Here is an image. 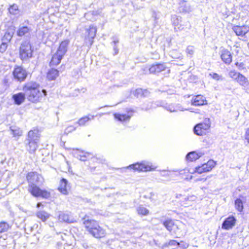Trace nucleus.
<instances>
[{
  "label": "nucleus",
  "mask_w": 249,
  "mask_h": 249,
  "mask_svg": "<svg viewBox=\"0 0 249 249\" xmlns=\"http://www.w3.org/2000/svg\"><path fill=\"white\" fill-rule=\"evenodd\" d=\"M23 90L25 92L28 100L32 103L40 102L43 96L47 95V91L45 89L41 90L39 84L36 82L26 83Z\"/></svg>",
  "instance_id": "obj_1"
},
{
  "label": "nucleus",
  "mask_w": 249,
  "mask_h": 249,
  "mask_svg": "<svg viewBox=\"0 0 249 249\" xmlns=\"http://www.w3.org/2000/svg\"><path fill=\"white\" fill-rule=\"evenodd\" d=\"M82 220L86 229L93 237L100 238L105 236V230L99 225L96 221L89 218L87 215H85Z\"/></svg>",
  "instance_id": "obj_2"
},
{
  "label": "nucleus",
  "mask_w": 249,
  "mask_h": 249,
  "mask_svg": "<svg viewBox=\"0 0 249 249\" xmlns=\"http://www.w3.org/2000/svg\"><path fill=\"white\" fill-rule=\"evenodd\" d=\"M33 52L34 47L29 40L21 42L19 48V57L22 62H27L32 58Z\"/></svg>",
  "instance_id": "obj_3"
},
{
  "label": "nucleus",
  "mask_w": 249,
  "mask_h": 249,
  "mask_svg": "<svg viewBox=\"0 0 249 249\" xmlns=\"http://www.w3.org/2000/svg\"><path fill=\"white\" fill-rule=\"evenodd\" d=\"M127 168L133 169L134 171L139 172H147L154 170L156 167L154 166L150 162L142 161L141 162H137L128 166Z\"/></svg>",
  "instance_id": "obj_4"
},
{
  "label": "nucleus",
  "mask_w": 249,
  "mask_h": 249,
  "mask_svg": "<svg viewBox=\"0 0 249 249\" xmlns=\"http://www.w3.org/2000/svg\"><path fill=\"white\" fill-rule=\"evenodd\" d=\"M14 79L20 83L24 81L27 77V70L21 66L15 65L12 71Z\"/></svg>",
  "instance_id": "obj_5"
},
{
  "label": "nucleus",
  "mask_w": 249,
  "mask_h": 249,
  "mask_svg": "<svg viewBox=\"0 0 249 249\" xmlns=\"http://www.w3.org/2000/svg\"><path fill=\"white\" fill-rule=\"evenodd\" d=\"M205 122L196 124L194 127V132L198 136L206 135L209 132L211 123L209 119H205Z\"/></svg>",
  "instance_id": "obj_6"
},
{
  "label": "nucleus",
  "mask_w": 249,
  "mask_h": 249,
  "mask_svg": "<svg viewBox=\"0 0 249 249\" xmlns=\"http://www.w3.org/2000/svg\"><path fill=\"white\" fill-rule=\"evenodd\" d=\"M27 180L29 183V185H41L43 181L41 175L36 172H31L27 174L26 176Z\"/></svg>",
  "instance_id": "obj_7"
},
{
  "label": "nucleus",
  "mask_w": 249,
  "mask_h": 249,
  "mask_svg": "<svg viewBox=\"0 0 249 249\" xmlns=\"http://www.w3.org/2000/svg\"><path fill=\"white\" fill-rule=\"evenodd\" d=\"M73 154L78 160L85 161L89 159H92L93 154L86 152L78 148H73Z\"/></svg>",
  "instance_id": "obj_8"
},
{
  "label": "nucleus",
  "mask_w": 249,
  "mask_h": 249,
  "mask_svg": "<svg viewBox=\"0 0 249 249\" xmlns=\"http://www.w3.org/2000/svg\"><path fill=\"white\" fill-rule=\"evenodd\" d=\"M215 164L216 162L214 160H210L207 163L203 164L201 166L196 167L195 172L198 174L210 172L215 166Z\"/></svg>",
  "instance_id": "obj_9"
},
{
  "label": "nucleus",
  "mask_w": 249,
  "mask_h": 249,
  "mask_svg": "<svg viewBox=\"0 0 249 249\" xmlns=\"http://www.w3.org/2000/svg\"><path fill=\"white\" fill-rule=\"evenodd\" d=\"M97 32V28L93 25L89 26V28L86 30L85 32V40L86 41H89V45L91 46L93 43V39L94 38Z\"/></svg>",
  "instance_id": "obj_10"
},
{
  "label": "nucleus",
  "mask_w": 249,
  "mask_h": 249,
  "mask_svg": "<svg viewBox=\"0 0 249 249\" xmlns=\"http://www.w3.org/2000/svg\"><path fill=\"white\" fill-rule=\"evenodd\" d=\"M236 221L237 220L234 216L230 215L224 219L222 224L221 228L225 230L231 229L235 225Z\"/></svg>",
  "instance_id": "obj_11"
},
{
  "label": "nucleus",
  "mask_w": 249,
  "mask_h": 249,
  "mask_svg": "<svg viewBox=\"0 0 249 249\" xmlns=\"http://www.w3.org/2000/svg\"><path fill=\"white\" fill-rule=\"evenodd\" d=\"M59 221L61 222L71 223L74 222L72 217L68 213L64 212H59L57 215Z\"/></svg>",
  "instance_id": "obj_12"
},
{
  "label": "nucleus",
  "mask_w": 249,
  "mask_h": 249,
  "mask_svg": "<svg viewBox=\"0 0 249 249\" xmlns=\"http://www.w3.org/2000/svg\"><path fill=\"white\" fill-rule=\"evenodd\" d=\"M232 29L237 36H243L249 31V26L234 25Z\"/></svg>",
  "instance_id": "obj_13"
},
{
  "label": "nucleus",
  "mask_w": 249,
  "mask_h": 249,
  "mask_svg": "<svg viewBox=\"0 0 249 249\" xmlns=\"http://www.w3.org/2000/svg\"><path fill=\"white\" fill-rule=\"evenodd\" d=\"M126 112L127 114H114L115 118L120 122L129 120L132 116V113L134 112V110L131 109L126 108Z\"/></svg>",
  "instance_id": "obj_14"
},
{
  "label": "nucleus",
  "mask_w": 249,
  "mask_h": 249,
  "mask_svg": "<svg viewBox=\"0 0 249 249\" xmlns=\"http://www.w3.org/2000/svg\"><path fill=\"white\" fill-rule=\"evenodd\" d=\"M166 68V66L164 63H156L152 65L149 68V71L150 73L157 74L163 71Z\"/></svg>",
  "instance_id": "obj_15"
},
{
  "label": "nucleus",
  "mask_w": 249,
  "mask_h": 249,
  "mask_svg": "<svg viewBox=\"0 0 249 249\" xmlns=\"http://www.w3.org/2000/svg\"><path fill=\"white\" fill-rule=\"evenodd\" d=\"M204 154L201 152L193 151L189 152L186 156V160L188 161L192 162L196 161Z\"/></svg>",
  "instance_id": "obj_16"
},
{
  "label": "nucleus",
  "mask_w": 249,
  "mask_h": 249,
  "mask_svg": "<svg viewBox=\"0 0 249 249\" xmlns=\"http://www.w3.org/2000/svg\"><path fill=\"white\" fill-rule=\"evenodd\" d=\"M220 57L222 61L226 64H230L232 61V55L230 51L226 49L221 51Z\"/></svg>",
  "instance_id": "obj_17"
},
{
  "label": "nucleus",
  "mask_w": 249,
  "mask_h": 249,
  "mask_svg": "<svg viewBox=\"0 0 249 249\" xmlns=\"http://www.w3.org/2000/svg\"><path fill=\"white\" fill-rule=\"evenodd\" d=\"M69 43V40H65L62 41L56 52L64 56L68 51Z\"/></svg>",
  "instance_id": "obj_18"
},
{
  "label": "nucleus",
  "mask_w": 249,
  "mask_h": 249,
  "mask_svg": "<svg viewBox=\"0 0 249 249\" xmlns=\"http://www.w3.org/2000/svg\"><path fill=\"white\" fill-rule=\"evenodd\" d=\"M207 100L205 97L201 95L196 96L192 100V105L196 106H202L207 104Z\"/></svg>",
  "instance_id": "obj_19"
},
{
  "label": "nucleus",
  "mask_w": 249,
  "mask_h": 249,
  "mask_svg": "<svg viewBox=\"0 0 249 249\" xmlns=\"http://www.w3.org/2000/svg\"><path fill=\"white\" fill-rule=\"evenodd\" d=\"M171 20L173 25L175 26L174 29L176 31L183 30L184 28L179 24L181 21V17H178L175 15H173L172 16Z\"/></svg>",
  "instance_id": "obj_20"
},
{
  "label": "nucleus",
  "mask_w": 249,
  "mask_h": 249,
  "mask_svg": "<svg viewBox=\"0 0 249 249\" xmlns=\"http://www.w3.org/2000/svg\"><path fill=\"white\" fill-rule=\"evenodd\" d=\"M25 92H19L15 94L12 96V99L14 101L15 104L20 105L24 102L25 99Z\"/></svg>",
  "instance_id": "obj_21"
},
{
  "label": "nucleus",
  "mask_w": 249,
  "mask_h": 249,
  "mask_svg": "<svg viewBox=\"0 0 249 249\" xmlns=\"http://www.w3.org/2000/svg\"><path fill=\"white\" fill-rule=\"evenodd\" d=\"M63 57V56L56 52L52 56V59L50 62V66L51 67L57 66L60 63Z\"/></svg>",
  "instance_id": "obj_22"
},
{
  "label": "nucleus",
  "mask_w": 249,
  "mask_h": 249,
  "mask_svg": "<svg viewBox=\"0 0 249 249\" xmlns=\"http://www.w3.org/2000/svg\"><path fill=\"white\" fill-rule=\"evenodd\" d=\"M31 30V28L27 26H20L17 31V34L18 36L22 37L29 35Z\"/></svg>",
  "instance_id": "obj_23"
},
{
  "label": "nucleus",
  "mask_w": 249,
  "mask_h": 249,
  "mask_svg": "<svg viewBox=\"0 0 249 249\" xmlns=\"http://www.w3.org/2000/svg\"><path fill=\"white\" fill-rule=\"evenodd\" d=\"M68 181L66 179L62 178L60 181V186L58 187V190L63 195H67L68 194Z\"/></svg>",
  "instance_id": "obj_24"
},
{
  "label": "nucleus",
  "mask_w": 249,
  "mask_h": 249,
  "mask_svg": "<svg viewBox=\"0 0 249 249\" xmlns=\"http://www.w3.org/2000/svg\"><path fill=\"white\" fill-rule=\"evenodd\" d=\"M40 134L36 128H34L28 132V140H37L40 138Z\"/></svg>",
  "instance_id": "obj_25"
},
{
  "label": "nucleus",
  "mask_w": 249,
  "mask_h": 249,
  "mask_svg": "<svg viewBox=\"0 0 249 249\" xmlns=\"http://www.w3.org/2000/svg\"><path fill=\"white\" fill-rule=\"evenodd\" d=\"M37 185H29L28 191L35 197H39V195L41 190Z\"/></svg>",
  "instance_id": "obj_26"
},
{
  "label": "nucleus",
  "mask_w": 249,
  "mask_h": 249,
  "mask_svg": "<svg viewBox=\"0 0 249 249\" xmlns=\"http://www.w3.org/2000/svg\"><path fill=\"white\" fill-rule=\"evenodd\" d=\"M59 75V71L54 69L50 70L48 73L47 77L49 80H54Z\"/></svg>",
  "instance_id": "obj_27"
},
{
  "label": "nucleus",
  "mask_w": 249,
  "mask_h": 249,
  "mask_svg": "<svg viewBox=\"0 0 249 249\" xmlns=\"http://www.w3.org/2000/svg\"><path fill=\"white\" fill-rule=\"evenodd\" d=\"M36 216L43 222L46 221L50 216V214L44 211H40L36 213Z\"/></svg>",
  "instance_id": "obj_28"
},
{
  "label": "nucleus",
  "mask_w": 249,
  "mask_h": 249,
  "mask_svg": "<svg viewBox=\"0 0 249 249\" xmlns=\"http://www.w3.org/2000/svg\"><path fill=\"white\" fill-rule=\"evenodd\" d=\"M148 94V91L146 90H143L142 89H137L134 92L133 94L137 98L141 97H145Z\"/></svg>",
  "instance_id": "obj_29"
},
{
  "label": "nucleus",
  "mask_w": 249,
  "mask_h": 249,
  "mask_svg": "<svg viewBox=\"0 0 249 249\" xmlns=\"http://www.w3.org/2000/svg\"><path fill=\"white\" fill-rule=\"evenodd\" d=\"M37 147L38 145L36 141H29L26 149L30 153H33L36 150Z\"/></svg>",
  "instance_id": "obj_30"
},
{
  "label": "nucleus",
  "mask_w": 249,
  "mask_h": 249,
  "mask_svg": "<svg viewBox=\"0 0 249 249\" xmlns=\"http://www.w3.org/2000/svg\"><path fill=\"white\" fill-rule=\"evenodd\" d=\"M91 118H89V116H86L80 118L78 120V122L75 123L76 124H77V127L78 126H84L86 124V123H87L91 119H93L94 118V116H91Z\"/></svg>",
  "instance_id": "obj_31"
},
{
  "label": "nucleus",
  "mask_w": 249,
  "mask_h": 249,
  "mask_svg": "<svg viewBox=\"0 0 249 249\" xmlns=\"http://www.w3.org/2000/svg\"><path fill=\"white\" fill-rule=\"evenodd\" d=\"M162 224L166 229L170 231L172 230V228L174 225V221L171 219H167L163 221Z\"/></svg>",
  "instance_id": "obj_32"
},
{
  "label": "nucleus",
  "mask_w": 249,
  "mask_h": 249,
  "mask_svg": "<svg viewBox=\"0 0 249 249\" xmlns=\"http://www.w3.org/2000/svg\"><path fill=\"white\" fill-rule=\"evenodd\" d=\"M236 81L241 85L245 87L247 86L248 84V80L247 78L241 73L239 75Z\"/></svg>",
  "instance_id": "obj_33"
},
{
  "label": "nucleus",
  "mask_w": 249,
  "mask_h": 249,
  "mask_svg": "<svg viewBox=\"0 0 249 249\" xmlns=\"http://www.w3.org/2000/svg\"><path fill=\"white\" fill-rule=\"evenodd\" d=\"M183 243V241L179 243L175 240H171L168 242H166L163 245V247H168L169 246L179 247L181 246V243Z\"/></svg>",
  "instance_id": "obj_34"
},
{
  "label": "nucleus",
  "mask_w": 249,
  "mask_h": 249,
  "mask_svg": "<svg viewBox=\"0 0 249 249\" xmlns=\"http://www.w3.org/2000/svg\"><path fill=\"white\" fill-rule=\"evenodd\" d=\"M235 207L238 211L241 212L243 211L244 208L243 203L241 199L237 198L235 200Z\"/></svg>",
  "instance_id": "obj_35"
},
{
  "label": "nucleus",
  "mask_w": 249,
  "mask_h": 249,
  "mask_svg": "<svg viewBox=\"0 0 249 249\" xmlns=\"http://www.w3.org/2000/svg\"><path fill=\"white\" fill-rule=\"evenodd\" d=\"M10 131L11 132V133L15 137L21 136L22 133V131L19 128L16 126H11Z\"/></svg>",
  "instance_id": "obj_36"
},
{
  "label": "nucleus",
  "mask_w": 249,
  "mask_h": 249,
  "mask_svg": "<svg viewBox=\"0 0 249 249\" xmlns=\"http://www.w3.org/2000/svg\"><path fill=\"white\" fill-rule=\"evenodd\" d=\"M119 41L118 39L113 38V40L111 42V45L113 47V49L114 51V55H115L119 53V49L117 46V44L119 43Z\"/></svg>",
  "instance_id": "obj_37"
},
{
  "label": "nucleus",
  "mask_w": 249,
  "mask_h": 249,
  "mask_svg": "<svg viewBox=\"0 0 249 249\" xmlns=\"http://www.w3.org/2000/svg\"><path fill=\"white\" fill-rule=\"evenodd\" d=\"M137 211L139 214L147 215L149 213V210L143 206H139L137 208Z\"/></svg>",
  "instance_id": "obj_38"
},
{
  "label": "nucleus",
  "mask_w": 249,
  "mask_h": 249,
  "mask_svg": "<svg viewBox=\"0 0 249 249\" xmlns=\"http://www.w3.org/2000/svg\"><path fill=\"white\" fill-rule=\"evenodd\" d=\"M9 12L13 15H17L18 13V7L17 4H14L9 8Z\"/></svg>",
  "instance_id": "obj_39"
},
{
  "label": "nucleus",
  "mask_w": 249,
  "mask_h": 249,
  "mask_svg": "<svg viewBox=\"0 0 249 249\" xmlns=\"http://www.w3.org/2000/svg\"><path fill=\"white\" fill-rule=\"evenodd\" d=\"M13 32H6L3 37V40H6L8 42H10L13 37Z\"/></svg>",
  "instance_id": "obj_40"
},
{
  "label": "nucleus",
  "mask_w": 249,
  "mask_h": 249,
  "mask_svg": "<svg viewBox=\"0 0 249 249\" xmlns=\"http://www.w3.org/2000/svg\"><path fill=\"white\" fill-rule=\"evenodd\" d=\"M195 52L194 47L193 46H188L186 49L187 56L192 57Z\"/></svg>",
  "instance_id": "obj_41"
},
{
  "label": "nucleus",
  "mask_w": 249,
  "mask_h": 249,
  "mask_svg": "<svg viewBox=\"0 0 249 249\" xmlns=\"http://www.w3.org/2000/svg\"><path fill=\"white\" fill-rule=\"evenodd\" d=\"M51 194L49 192L45 190H41L39 196L42 197L44 198H48L50 197Z\"/></svg>",
  "instance_id": "obj_42"
},
{
  "label": "nucleus",
  "mask_w": 249,
  "mask_h": 249,
  "mask_svg": "<svg viewBox=\"0 0 249 249\" xmlns=\"http://www.w3.org/2000/svg\"><path fill=\"white\" fill-rule=\"evenodd\" d=\"M77 127V124L75 123L73 125L68 126L65 130V133L68 134L75 130Z\"/></svg>",
  "instance_id": "obj_43"
},
{
  "label": "nucleus",
  "mask_w": 249,
  "mask_h": 249,
  "mask_svg": "<svg viewBox=\"0 0 249 249\" xmlns=\"http://www.w3.org/2000/svg\"><path fill=\"white\" fill-rule=\"evenodd\" d=\"M9 228L8 224L5 222L0 223V232H3L8 230Z\"/></svg>",
  "instance_id": "obj_44"
},
{
  "label": "nucleus",
  "mask_w": 249,
  "mask_h": 249,
  "mask_svg": "<svg viewBox=\"0 0 249 249\" xmlns=\"http://www.w3.org/2000/svg\"><path fill=\"white\" fill-rule=\"evenodd\" d=\"M93 161H95L98 163H105L106 160L105 158H103V157H97L96 156H95L93 155Z\"/></svg>",
  "instance_id": "obj_45"
},
{
  "label": "nucleus",
  "mask_w": 249,
  "mask_h": 249,
  "mask_svg": "<svg viewBox=\"0 0 249 249\" xmlns=\"http://www.w3.org/2000/svg\"><path fill=\"white\" fill-rule=\"evenodd\" d=\"M240 73L234 71H231L229 72V75L230 77L236 80Z\"/></svg>",
  "instance_id": "obj_46"
},
{
  "label": "nucleus",
  "mask_w": 249,
  "mask_h": 249,
  "mask_svg": "<svg viewBox=\"0 0 249 249\" xmlns=\"http://www.w3.org/2000/svg\"><path fill=\"white\" fill-rule=\"evenodd\" d=\"M8 45L6 42H2L0 46V52L3 53L7 48Z\"/></svg>",
  "instance_id": "obj_47"
},
{
  "label": "nucleus",
  "mask_w": 249,
  "mask_h": 249,
  "mask_svg": "<svg viewBox=\"0 0 249 249\" xmlns=\"http://www.w3.org/2000/svg\"><path fill=\"white\" fill-rule=\"evenodd\" d=\"M152 17L154 19L155 22H157L158 20L160 18V13H157L155 11H153Z\"/></svg>",
  "instance_id": "obj_48"
},
{
  "label": "nucleus",
  "mask_w": 249,
  "mask_h": 249,
  "mask_svg": "<svg viewBox=\"0 0 249 249\" xmlns=\"http://www.w3.org/2000/svg\"><path fill=\"white\" fill-rule=\"evenodd\" d=\"M209 75L211 76L213 79L216 80H219L221 76L219 75L218 74L214 72H211L209 74Z\"/></svg>",
  "instance_id": "obj_49"
},
{
  "label": "nucleus",
  "mask_w": 249,
  "mask_h": 249,
  "mask_svg": "<svg viewBox=\"0 0 249 249\" xmlns=\"http://www.w3.org/2000/svg\"><path fill=\"white\" fill-rule=\"evenodd\" d=\"M245 139L246 140H249V127L246 131Z\"/></svg>",
  "instance_id": "obj_50"
},
{
  "label": "nucleus",
  "mask_w": 249,
  "mask_h": 249,
  "mask_svg": "<svg viewBox=\"0 0 249 249\" xmlns=\"http://www.w3.org/2000/svg\"><path fill=\"white\" fill-rule=\"evenodd\" d=\"M161 176L163 177H169V174L168 172H166V171H162L161 173Z\"/></svg>",
  "instance_id": "obj_51"
},
{
  "label": "nucleus",
  "mask_w": 249,
  "mask_h": 249,
  "mask_svg": "<svg viewBox=\"0 0 249 249\" xmlns=\"http://www.w3.org/2000/svg\"><path fill=\"white\" fill-rule=\"evenodd\" d=\"M101 13V10H98V11H93L92 12V14L93 15H100V13Z\"/></svg>",
  "instance_id": "obj_52"
},
{
  "label": "nucleus",
  "mask_w": 249,
  "mask_h": 249,
  "mask_svg": "<svg viewBox=\"0 0 249 249\" xmlns=\"http://www.w3.org/2000/svg\"><path fill=\"white\" fill-rule=\"evenodd\" d=\"M83 247L85 249H88V248H89V246H88V244L87 243H83Z\"/></svg>",
  "instance_id": "obj_53"
},
{
  "label": "nucleus",
  "mask_w": 249,
  "mask_h": 249,
  "mask_svg": "<svg viewBox=\"0 0 249 249\" xmlns=\"http://www.w3.org/2000/svg\"><path fill=\"white\" fill-rule=\"evenodd\" d=\"M167 109L169 110L170 112H174L175 111V109H172L171 107H169Z\"/></svg>",
  "instance_id": "obj_54"
},
{
  "label": "nucleus",
  "mask_w": 249,
  "mask_h": 249,
  "mask_svg": "<svg viewBox=\"0 0 249 249\" xmlns=\"http://www.w3.org/2000/svg\"><path fill=\"white\" fill-rule=\"evenodd\" d=\"M112 107V106L106 105V106H104L103 107H100V108H98V109H100V108H101L102 107Z\"/></svg>",
  "instance_id": "obj_55"
},
{
  "label": "nucleus",
  "mask_w": 249,
  "mask_h": 249,
  "mask_svg": "<svg viewBox=\"0 0 249 249\" xmlns=\"http://www.w3.org/2000/svg\"><path fill=\"white\" fill-rule=\"evenodd\" d=\"M4 83L6 84L7 83H8V79H4Z\"/></svg>",
  "instance_id": "obj_56"
},
{
  "label": "nucleus",
  "mask_w": 249,
  "mask_h": 249,
  "mask_svg": "<svg viewBox=\"0 0 249 249\" xmlns=\"http://www.w3.org/2000/svg\"><path fill=\"white\" fill-rule=\"evenodd\" d=\"M188 247V245H186H186L181 246V247L182 248H187Z\"/></svg>",
  "instance_id": "obj_57"
},
{
  "label": "nucleus",
  "mask_w": 249,
  "mask_h": 249,
  "mask_svg": "<svg viewBox=\"0 0 249 249\" xmlns=\"http://www.w3.org/2000/svg\"><path fill=\"white\" fill-rule=\"evenodd\" d=\"M40 205H41V203H39H39H38L37 204V207H38L39 206H40Z\"/></svg>",
  "instance_id": "obj_58"
},
{
  "label": "nucleus",
  "mask_w": 249,
  "mask_h": 249,
  "mask_svg": "<svg viewBox=\"0 0 249 249\" xmlns=\"http://www.w3.org/2000/svg\"><path fill=\"white\" fill-rule=\"evenodd\" d=\"M201 180H202V179H201V178L197 179V180H199V181H200Z\"/></svg>",
  "instance_id": "obj_59"
},
{
  "label": "nucleus",
  "mask_w": 249,
  "mask_h": 249,
  "mask_svg": "<svg viewBox=\"0 0 249 249\" xmlns=\"http://www.w3.org/2000/svg\"><path fill=\"white\" fill-rule=\"evenodd\" d=\"M248 142H249V141H248Z\"/></svg>",
  "instance_id": "obj_60"
}]
</instances>
